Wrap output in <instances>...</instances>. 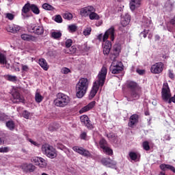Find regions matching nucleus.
<instances>
[{
    "mask_svg": "<svg viewBox=\"0 0 175 175\" xmlns=\"http://www.w3.org/2000/svg\"><path fill=\"white\" fill-rule=\"evenodd\" d=\"M107 75V68L103 66L100 71L98 72L97 76V80L94 82V85L90 92L89 98L92 99L96 95L98 91L99 90V87H103L105 85V81L106 80V76Z\"/></svg>",
    "mask_w": 175,
    "mask_h": 175,
    "instance_id": "1",
    "label": "nucleus"
},
{
    "mask_svg": "<svg viewBox=\"0 0 175 175\" xmlns=\"http://www.w3.org/2000/svg\"><path fill=\"white\" fill-rule=\"evenodd\" d=\"M88 79L87 78H81L76 85V92L77 98H83L87 94L88 90Z\"/></svg>",
    "mask_w": 175,
    "mask_h": 175,
    "instance_id": "2",
    "label": "nucleus"
},
{
    "mask_svg": "<svg viewBox=\"0 0 175 175\" xmlns=\"http://www.w3.org/2000/svg\"><path fill=\"white\" fill-rule=\"evenodd\" d=\"M70 103V98L64 93H58L53 103L57 107H65Z\"/></svg>",
    "mask_w": 175,
    "mask_h": 175,
    "instance_id": "3",
    "label": "nucleus"
},
{
    "mask_svg": "<svg viewBox=\"0 0 175 175\" xmlns=\"http://www.w3.org/2000/svg\"><path fill=\"white\" fill-rule=\"evenodd\" d=\"M41 151L44 155H46L48 158H51V159L57 158V150L52 146L44 144L42 146Z\"/></svg>",
    "mask_w": 175,
    "mask_h": 175,
    "instance_id": "4",
    "label": "nucleus"
},
{
    "mask_svg": "<svg viewBox=\"0 0 175 175\" xmlns=\"http://www.w3.org/2000/svg\"><path fill=\"white\" fill-rule=\"evenodd\" d=\"M31 161L33 162L36 166H38L40 169H44L47 167V161L40 157H34L31 159Z\"/></svg>",
    "mask_w": 175,
    "mask_h": 175,
    "instance_id": "5",
    "label": "nucleus"
},
{
    "mask_svg": "<svg viewBox=\"0 0 175 175\" xmlns=\"http://www.w3.org/2000/svg\"><path fill=\"white\" fill-rule=\"evenodd\" d=\"M109 69L113 75H117L122 70V64L121 62H118L116 59H114Z\"/></svg>",
    "mask_w": 175,
    "mask_h": 175,
    "instance_id": "6",
    "label": "nucleus"
},
{
    "mask_svg": "<svg viewBox=\"0 0 175 175\" xmlns=\"http://www.w3.org/2000/svg\"><path fill=\"white\" fill-rule=\"evenodd\" d=\"M162 98L165 102H167L168 99H170L172 94H170V88L167 83H164L163 85L162 92H161Z\"/></svg>",
    "mask_w": 175,
    "mask_h": 175,
    "instance_id": "7",
    "label": "nucleus"
},
{
    "mask_svg": "<svg viewBox=\"0 0 175 175\" xmlns=\"http://www.w3.org/2000/svg\"><path fill=\"white\" fill-rule=\"evenodd\" d=\"M96 10L92 5H88L84 8H82L79 10V14L81 17H88L92 12H96Z\"/></svg>",
    "mask_w": 175,
    "mask_h": 175,
    "instance_id": "8",
    "label": "nucleus"
},
{
    "mask_svg": "<svg viewBox=\"0 0 175 175\" xmlns=\"http://www.w3.org/2000/svg\"><path fill=\"white\" fill-rule=\"evenodd\" d=\"M163 70V63L158 62L153 65H152L150 68L151 73H154V75H159V73H162Z\"/></svg>",
    "mask_w": 175,
    "mask_h": 175,
    "instance_id": "9",
    "label": "nucleus"
},
{
    "mask_svg": "<svg viewBox=\"0 0 175 175\" xmlns=\"http://www.w3.org/2000/svg\"><path fill=\"white\" fill-rule=\"evenodd\" d=\"M109 36L112 42L116 39V29H114V27H111L105 32L104 39H109Z\"/></svg>",
    "mask_w": 175,
    "mask_h": 175,
    "instance_id": "10",
    "label": "nucleus"
},
{
    "mask_svg": "<svg viewBox=\"0 0 175 175\" xmlns=\"http://www.w3.org/2000/svg\"><path fill=\"white\" fill-rule=\"evenodd\" d=\"M72 150L83 157H91L90 151L84 149L83 147L74 146L72 147Z\"/></svg>",
    "mask_w": 175,
    "mask_h": 175,
    "instance_id": "11",
    "label": "nucleus"
},
{
    "mask_svg": "<svg viewBox=\"0 0 175 175\" xmlns=\"http://www.w3.org/2000/svg\"><path fill=\"white\" fill-rule=\"evenodd\" d=\"M80 120L81 124L87 126L88 129H94V125L91 124V120H90V118H88L87 115L81 116Z\"/></svg>",
    "mask_w": 175,
    "mask_h": 175,
    "instance_id": "12",
    "label": "nucleus"
},
{
    "mask_svg": "<svg viewBox=\"0 0 175 175\" xmlns=\"http://www.w3.org/2000/svg\"><path fill=\"white\" fill-rule=\"evenodd\" d=\"M120 53H121V44H115L111 52V55H113V57L111 56V58H113V59H116V58H117V57L120 55Z\"/></svg>",
    "mask_w": 175,
    "mask_h": 175,
    "instance_id": "13",
    "label": "nucleus"
},
{
    "mask_svg": "<svg viewBox=\"0 0 175 175\" xmlns=\"http://www.w3.org/2000/svg\"><path fill=\"white\" fill-rule=\"evenodd\" d=\"M142 6V0H131L129 2V8L131 12L137 10Z\"/></svg>",
    "mask_w": 175,
    "mask_h": 175,
    "instance_id": "14",
    "label": "nucleus"
},
{
    "mask_svg": "<svg viewBox=\"0 0 175 175\" xmlns=\"http://www.w3.org/2000/svg\"><path fill=\"white\" fill-rule=\"evenodd\" d=\"M31 31L36 35H43L44 32V29L42 25H33L31 27Z\"/></svg>",
    "mask_w": 175,
    "mask_h": 175,
    "instance_id": "15",
    "label": "nucleus"
},
{
    "mask_svg": "<svg viewBox=\"0 0 175 175\" xmlns=\"http://www.w3.org/2000/svg\"><path fill=\"white\" fill-rule=\"evenodd\" d=\"M127 88H129V90H131V91H140V88H142V87H140L137 83L135 82V81H128L127 82Z\"/></svg>",
    "mask_w": 175,
    "mask_h": 175,
    "instance_id": "16",
    "label": "nucleus"
},
{
    "mask_svg": "<svg viewBox=\"0 0 175 175\" xmlns=\"http://www.w3.org/2000/svg\"><path fill=\"white\" fill-rule=\"evenodd\" d=\"M101 162L104 166H107V167H114L117 165V163L110 159V158H104L101 160Z\"/></svg>",
    "mask_w": 175,
    "mask_h": 175,
    "instance_id": "17",
    "label": "nucleus"
},
{
    "mask_svg": "<svg viewBox=\"0 0 175 175\" xmlns=\"http://www.w3.org/2000/svg\"><path fill=\"white\" fill-rule=\"evenodd\" d=\"M21 38L25 42H36L38 40V38H36V36L27 33L22 34Z\"/></svg>",
    "mask_w": 175,
    "mask_h": 175,
    "instance_id": "18",
    "label": "nucleus"
},
{
    "mask_svg": "<svg viewBox=\"0 0 175 175\" xmlns=\"http://www.w3.org/2000/svg\"><path fill=\"white\" fill-rule=\"evenodd\" d=\"M104 55H109L111 50V42L109 40L105 42L103 46Z\"/></svg>",
    "mask_w": 175,
    "mask_h": 175,
    "instance_id": "19",
    "label": "nucleus"
},
{
    "mask_svg": "<svg viewBox=\"0 0 175 175\" xmlns=\"http://www.w3.org/2000/svg\"><path fill=\"white\" fill-rule=\"evenodd\" d=\"M12 102L14 103L23 102V98L20 96V93H18V92H16V89H13L12 91Z\"/></svg>",
    "mask_w": 175,
    "mask_h": 175,
    "instance_id": "20",
    "label": "nucleus"
},
{
    "mask_svg": "<svg viewBox=\"0 0 175 175\" xmlns=\"http://www.w3.org/2000/svg\"><path fill=\"white\" fill-rule=\"evenodd\" d=\"M131 23V15L126 13L121 18L120 24L122 27H126Z\"/></svg>",
    "mask_w": 175,
    "mask_h": 175,
    "instance_id": "21",
    "label": "nucleus"
},
{
    "mask_svg": "<svg viewBox=\"0 0 175 175\" xmlns=\"http://www.w3.org/2000/svg\"><path fill=\"white\" fill-rule=\"evenodd\" d=\"M20 29L21 27L17 25H8L6 27L8 32H11V33H17Z\"/></svg>",
    "mask_w": 175,
    "mask_h": 175,
    "instance_id": "22",
    "label": "nucleus"
},
{
    "mask_svg": "<svg viewBox=\"0 0 175 175\" xmlns=\"http://www.w3.org/2000/svg\"><path fill=\"white\" fill-rule=\"evenodd\" d=\"M137 122H139V115L133 114L130 117L129 126L133 128V126Z\"/></svg>",
    "mask_w": 175,
    "mask_h": 175,
    "instance_id": "23",
    "label": "nucleus"
},
{
    "mask_svg": "<svg viewBox=\"0 0 175 175\" xmlns=\"http://www.w3.org/2000/svg\"><path fill=\"white\" fill-rule=\"evenodd\" d=\"M22 169H23L25 172H29L30 173H32L33 172H35L36 167L32 163H24L22 165Z\"/></svg>",
    "mask_w": 175,
    "mask_h": 175,
    "instance_id": "24",
    "label": "nucleus"
},
{
    "mask_svg": "<svg viewBox=\"0 0 175 175\" xmlns=\"http://www.w3.org/2000/svg\"><path fill=\"white\" fill-rule=\"evenodd\" d=\"M29 10H31V5L29 3H27L23 7L21 10V15L23 16V18H25V17H27V14L29 13Z\"/></svg>",
    "mask_w": 175,
    "mask_h": 175,
    "instance_id": "25",
    "label": "nucleus"
},
{
    "mask_svg": "<svg viewBox=\"0 0 175 175\" xmlns=\"http://www.w3.org/2000/svg\"><path fill=\"white\" fill-rule=\"evenodd\" d=\"M95 101H92L88 105L81 108V109L79 111L80 114H83V113H85L86 111H90V110H91L95 106Z\"/></svg>",
    "mask_w": 175,
    "mask_h": 175,
    "instance_id": "26",
    "label": "nucleus"
},
{
    "mask_svg": "<svg viewBox=\"0 0 175 175\" xmlns=\"http://www.w3.org/2000/svg\"><path fill=\"white\" fill-rule=\"evenodd\" d=\"M159 167L161 170H163V172H166V170H171V172H173V173H175V167H173V165L163 163L160 165Z\"/></svg>",
    "mask_w": 175,
    "mask_h": 175,
    "instance_id": "27",
    "label": "nucleus"
},
{
    "mask_svg": "<svg viewBox=\"0 0 175 175\" xmlns=\"http://www.w3.org/2000/svg\"><path fill=\"white\" fill-rule=\"evenodd\" d=\"M142 28H150L151 27V18L144 17L142 23Z\"/></svg>",
    "mask_w": 175,
    "mask_h": 175,
    "instance_id": "28",
    "label": "nucleus"
},
{
    "mask_svg": "<svg viewBox=\"0 0 175 175\" xmlns=\"http://www.w3.org/2000/svg\"><path fill=\"white\" fill-rule=\"evenodd\" d=\"M129 155L131 161H134L135 162L140 159V154H139L138 152H130L129 153Z\"/></svg>",
    "mask_w": 175,
    "mask_h": 175,
    "instance_id": "29",
    "label": "nucleus"
},
{
    "mask_svg": "<svg viewBox=\"0 0 175 175\" xmlns=\"http://www.w3.org/2000/svg\"><path fill=\"white\" fill-rule=\"evenodd\" d=\"M140 95H142V88L140 90H133L131 94V96L133 99H139Z\"/></svg>",
    "mask_w": 175,
    "mask_h": 175,
    "instance_id": "30",
    "label": "nucleus"
},
{
    "mask_svg": "<svg viewBox=\"0 0 175 175\" xmlns=\"http://www.w3.org/2000/svg\"><path fill=\"white\" fill-rule=\"evenodd\" d=\"M39 65L44 69V70H49V65H47V62L44 59H40L38 61Z\"/></svg>",
    "mask_w": 175,
    "mask_h": 175,
    "instance_id": "31",
    "label": "nucleus"
},
{
    "mask_svg": "<svg viewBox=\"0 0 175 175\" xmlns=\"http://www.w3.org/2000/svg\"><path fill=\"white\" fill-rule=\"evenodd\" d=\"M51 36L53 39L58 40L62 36V33H61V31H53L51 33Z\"/></svg>",
    "mask_w": 175,
    "mask_h": 175,
    "instance_id": "32",
    "label": "nucleus"
},
{
    "mask_svg": "<svg viewBox=\"0 0 175 175\" xmlns=\"http://www.w3.org/2000/svg\"><path fill=\"white\" fill-rule=\"evenodd\" d=\"M44 99L43 96L40 95V93L38 92V90L36 92L35 94V100L37 103H40Z\"/></svg>",
    "mask_w": 175,
    "mask_h": 175,
    "instance_id": "33",
    "label": "nucleus"
},
{
    "mask_svg": "<svg viewBox=\"0 0 175 175\" xmlns=\"http://www.w3.org/2000/svg\"><path fill=\"white\" fill-rule=\"evenodd\" d=\"M31 12L34 13V14H39L40 13V10H39V7L35 4L31 5Z\"/></svg>",
    "mask_w": 175,
    "mask_h": 175,
    "instance_id": "34",
    "label": "nucleus"
},
{
    "mask_svg": "<svg viewBox=\"0 0 175 175\" xmlns=\"http://www.w3.org/2000/svg\"><path fill=\"white\" fill-rule=\"evenodd\" d=\"M90 20H99L100 17L99 15L95 12V11H92V13L88 16Z\"/></svg>",
    "mask_w": 175,
    "mask_h": 175,
    "instance_id": "35",
    "label": "nucleus"
},
{
    "mask_svg": "<svg viewBox=\"0 0 175 175\" xmlns=\"http://www.w3.org/2000/svg\"><path fill=\"white\" fill-rule=\"evenodd\" d=\"M8 60H6V55L5 54L0 53V64L1 65H6Z\"/></svg>",
    "mask_w": 175,
    "mask_h": 175,
    "instance_id": "36",
    "label": "nucleus"
},
{
    "mask_svg": "<svg viewBox=\"0 0 175 175\" xmlns=\"http://www.w3.org/2000/svg\"><path fill=\"white\" fill-rule=\"evenodd\" d=\"M6 126L10 131H13L14 129V122L13 120H9L6 122Z\"/></svg>",
    "mask_w": 175,
    "mask_h": 175,
    "instance_id": "37",
    "label": "nucleus"
},
{
    "mask_svg": "<svg viewBox=\"0 0 175 175\" xmlns=\"http://www.w3.org/2000/svg\"><path fill=\"white\" fill-rule=\"evenodd\" d=\"M91 31H92L91 27H87L83 29V34L84 36H90L91 35Z\"/></svg>",
    "mask_w": 175,
    "mask_h": 175,
    "instance_id": "38",
    "label": "nucleus"
},
{
    "mask_svg": "<svg viewBox=\"0 0 175 175\" xmlns=\"http://www.w3.org/2000/svg\"><path fill=\"white\" fill-rule=\"evenodd\" d=\"M68 29L69 32L73 33L74 32H76V31H77V27L76 26V25H70L68 27Z\"/></svg>",
    "mask_w": 175,
    "mask_h": 175,
    "instance_id": "39",
    "label": "nucleus"
},
{
    "mask_svg": "<svg viewBox=\"0 0 175 175\" xmlns=\"http://www.w3.org/2000/svg\"><path fill=\"white\" fill-rule=\"evenodd\" d=\"M6 79L8 80V81L14 82L17 81V77L14 75H8L6 76Z\"/></svg>",
    "mask_w": 175,
    "mask_h": 175,
    "instance_id": "40",
    "label": "nucleus"
},
{
    "mask_svg": "<svg viewBox=\"0 0 175 175\" xmlns=\"http://www.w3.org/2000/svg\"><path fill=\"white\" fill-rule=\"evenodd\" d=\"M63 18H65V20H72L73 15L70 12H66L63 14Z\"/></svg>",
    "mask_w": 175,
    "mask_h": 175,
    "instance_id": "41",
    "label": "nucleus"
},
{
    "mask_svg": "<svg viewBox=\"0 0 175 175\" xmlns=\"http://www.w3.org/2000/svg\"><path fill=\"white\" fill-rule=\"evenodd\" d=\"M42 8L45 10H54V7H53L51 5H50L49 3H46L42 5Z\"/></svg>",
    "mask_w": 175,
    "mask_h": 175,
    "instance_id": "42",
    "label": "nucleus"
},
{
    "mask_svg": "<svg viewBox=\"0 0 175 175\" xmlns=\"http://www.w3.org/2000/svg\"><path fill=\"white\" fill-rule=\"evenodd\" d=\"M104 152L107 154V155H113V150H111L108 146H105L104 148H103Z\"/></svg>",
    "mask_w": 175,
    "mask_h": 175,
    "instance_id": "43",
    "label": "nucleus"
},
{
    "mask_svg": "<svg viewBox=\"0 0 175 175\" xmlns=\"http://www.w3.org/2000/svg\"><path fill=\"white\" fill-rule=\"evenodd\" d=\"M99 144L101 148H105L106 146H107V142L105 141V139H101L100 140Z\"/></svg>",
    "mask_w": 175,
    "mask_h": 175,
    "instance_id": "44",
    "label": "nucleus"
},
{
    "mask_svg": "<svg viewBox=\"0 0 175 175\" xmlns=\"http://www.w3.org/2000/svg\"><path fill=\"white\" fill-rule=\"evenodd\" d=\"M142 146L144 150H145L146 151L150 150V144L148 143V142L147 141L144 142L142 144Z\"/></svg>",
    "mask_w": 175,
    "mask_h": 175,
    "instance_id": "45",
    "label": "nucleus"
},
{
    "mask_svg": "<svg viewBox=\"0 0 175 175\" xmlns=\"http://www.w3.org/2000/svg\"><path fill=\"white\" fill-rule=\"evenodd\" d=\"M5 18H8V20H10L12 21V20H14V14L12 13H5L4 14Z\"/></svg>",
    "mask_w": 175,
    "mask_h": 175,
    "instance_id": "46",
    "label": "nucleus"
},
{
    "mask_svg": "<svg viewBox=\"0 0 175 175\" xmlns=\"http://www.w3.org/2000/svg\"><path fill=\"white\" fill-rule=\"evenodd\" d=\"M21 66L22 72H29V66H28V65L21 64Z\"/></svg>",
    "mask_w": 175,
    "mask_h": 175,
    "instance_id": "47",
    "label": "nucleus"
},
{
    "mask_svg": "<svg viewBox=\"0 0 175 175\" xmlns=\"http://www.w3.org/2000/svg\"><path fill=\"white\" fill-rule=\"evenodd\" d=\"M148 31H150V29H144V31L140 33V36H142L144 38H147V35L148 34Z\"/></svg>",
    "mask_w": 175,
    "mask_h": 175,
    "instance_id": "48",
    "label": "nucleus"
},
{
    "mask_svg": "<svg viewBox=\"0 0 175 175\" xmlns=\"http://www.w3.org/2000/svg\"><path fill=\"white\" fill-rule=\"evenodd\" d=\"M98 39L100 42H107V39H105V34H99L98 36Z\"/></svg>",
    "mask_w": 175,
    "mask_h": 175,
    "instance_id": "49",
    "label": "nucleus"
},
{
    "mask_svg": "<svg viewBox=\"0 0 175 175\" xmlns=\"http://www.w3.org/2000/svg\"><path fill=\"white\" fill-rule=\"evenodd\" d=\"M76 50H77L76 49V46H72L69 49V51L67 52L68 54H75V53H76Z\"/></svg>",
    "mask_w": 175,
    "mask_h": 175,
    "instance_id": "50",
    "label": "nucleus"
},
{
    "mask_svg": "<svg viewBox=\"0 0 175 175\" xmlns=\"http://www.w3.org/2000/svg\"><path fill=\"white\" fill-rule=\"evenodd\" d=\"M61 72L63 73V75H68V73L70 72V70L68 68H63L61 70Z\"/></svg>",
    "mask_w": 175,
    "mask_h": 175,
    "instance_id": "51",
    "label": "nucleus"
},
{
    "mask_svg": "<svg viewBox=\"0 0 175 175\" xmlns=\"http://www.w3.org/2000/svg\"><path fill=\"white\" fill-rule=\"evenodd\" d=\"M55 21L56 23H62V17L61 16V15H56L55 16Z\"/></svg>",
    "mask_w": 175,
    "mask_h": 175,
    "instance_id": "52",
    "label": "nucleus"
},
{
    "mask_svg": "<svg viewBox=\"0 0 175 175\" xmlns=\"http://www.w3.org/2000/svg\"><path fill=\"white\" fill-rule=\"evenodd\" d=\"M73 43V41L71 39H68L66 41V46L67 47V49H69V47H70V46H72Z\"/></svg>",
    "mask_w": 175,
    "mask_h": 175,
    "instance_id": "53",
    "label": "nucleus"
},
{
    "mask_svg": "<svg viewBox=\"0 0 175 175\" xmlns=\"http://www.w3.org/2000/svg\"><path fill=\"white\" fill-rule=\"evenodd\" d=\"M0 152H9V147L5 146L0 148Z\"/></svg>",
    "mask_w": 175,
    "mask_h": 175,
    "instance_id": "54",
    "label": "nucleus"
},
{
    "mask_svg": "<svg viewBox=\"0 0 175 175\" xmlns=\"http://www.w3.org/2000/svg\"><path fill=\"white\" fill-rule=\"evenodd\" d=\"M81 49L83 51H90V46L87 44H84L81 46Z\"/></svg>",
    "mask_w": 175,
    "mask_h": 175,
    "instance_id": "55",
    "label": "nucleus"
},
{
    "mask_svg": "<svg viewBox=\"0 0 175 175\" xmlns=\"http://www.w3.org/2000/svg\"><path fill=\"white\" fill-rule=\"evenodd\" d=\"M29 116H30L29 112L27 111H23V116L24 117V118H26V120H28L29 118Z\"/></svg>",
    "mask_w": 175,
    "mask_h": 175,
    "instance_id": "56",
    "label": "nucleus"
},
{
    "mask_svg": "<svg viewBox=\"0 0 175 175\" xmlns=\"http://www.w3.org/2000/svg\"><path fill=\"white\" fill-rule=\"evenodd\" d=\"M168 76L170 79H174V72H173V70H168Z\"/></svg>",
    "mask_w": 175,
    "mask_h": 175,
    "instance_id": "57",
    "label": "nucleus"
},
{
    "mask_svg": "<svg viewBox=\"0 0 175 175\" xmlns=\"http://www.w3.org/2000/svg\"><path fill=\"white\" fill-rule=\"evenodd\" d=\"M57 148H59V150H66V148L65 147V146L62 145V144H57Z\"/></svg>",
    "mask_w": 175,
    "mask_h": 175,
    "instance_id": "58",
    "label": "nucleus"
},
{
    "mask_svg": "<svg viewBox=\"0 0 175 175\" xmlns=\"http://www.w3.org/2000/svg\"><path fill=\"white\" fill-rule=\"evenodd\" d=\"M167 102H168V103H172V102H173V103H175V94L173 97L172 98L170 97V98Z\"/></svg>",
    "mask_w": 175,
    "mask_h": 175,
    "instance_id": "59",
    "label": "nucleus"
},
{
    "mask_svg": "<svg viewBox=\"0 0 175 175\" xmlns=\"http://www.w3.org/2000/svg\"><path fill=\"white\" fill-rule=\"evenodd\" d=\"M29 142L31 144H33V146H36V147H38V146H39V144H38V142H35V141H33V140H32V139H29Z\"/></svg>",
    "mask_w": 175,
    "mask_h": 175,
    "instance_id": "60",
    "label": "nucleus"
},
{
    "mask_svg": "<svg viewBox=\"0 0 175 175\" xmlns=\"http://www.w3.org/2000/svg\"><path fill=\"white\" fill-rule=\"evenodd\" d=\"M85 137H87V133L83 132L81 134V139L85 140Z\"/></svg>",
    "mask_w": 175,
    "mask_h": 175,
    "instance_id": "61",
    "label": "nucleus"
},
{
    "mask_svg": "<svg viewBox=\"0 0 175 175\" xmlns=\"http://www.w3.org/2000/svg\"><path fill=\"white\" fill-rule=\"evenodd\" d=\"M6 118V115L4 113H0V121H3Z\"/></svg>",
    "mask_w": 175,
    "mask_h": 175,
    "instance_id": "62",
    "label": "nucleus"
},
{
    "mask_svg": "<svg viewBox=\"0 0 175 175\" xmlns=\"http://www.w3.org/2000/svg\"><path fill=\"white\" fill-rule=\"evenodd\" d=\"M170 23L172 25H175V16L170 20Z\"/></svg>",
    "mask_w": 175,
    "mask_h": 175,
    "instance_id": "63",
    "label": "nucleus"
},
{
    "mask_svg": "<svg viewBox=\"0 0 175 175\" xmlns=\"http://www.w3.org/2000/svg\"><path fill=\"white\" fill-rule=\"evenodd\" d=\"M164 140H170V135H165L164 136Z\"/></svg>",
    "mask_w": 175,
    "mask_h": 175,
    "instance_id": "64",
    "label": "nucleus"
}]
</instances>
